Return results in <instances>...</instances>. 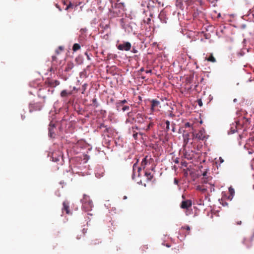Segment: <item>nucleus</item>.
Returning a JSON list of instances; mask_svg holds the SVG:
<instances>
[{"label":"nucleus","instance_id":"obj_24","mask_svg":"<svg viewBox=\"0 0 254 254\" xmlns=\"http://www.w3.org/2000/svg\"><path fill=\"white\" fill-rule=\"evenodd\" d=\"M80 48V46L79 44H77V43H75L73 45V47H72V50L74 51V52H75L78 50H79Z\"/></svg>","mask_w":254,"mask_h":254},{"label":"nucleus","instance_id":"obj_33","mask_svg":"<svg viewBox=\"0 0 254 254\" xmlns=\"http://www.w3.org/2000/svg\"><path fill=\"white\" fill-rule=\"evenodd\" d=\"M74 6V4L72 3L71 2H70L69 4L66 6L65 9L67 10L68 9L70 8H72Z\"/></svg>","mask_w":254,"mask_h":254},{"label":"nucleus","instance_id":"obj_1","mask_svg":"<svg viewBox=\"0 0 254 254\" xmlns=\"http://www.w3.org/2000/svg\"><path fill=\"white\" fill-rule=\"evenodd\" d=\"M81 201L82 203V209L83 210L85 211H89L92 210L93 207V204L88 195L84 194Z\"/></svg>","mask_w":254,"mask_h":254},{"label":"nucleus","instance_id":"obj_55","mask_svg":"<svg viewBox=\"0 0 254 254\" xmlns=\"http://www.w3.org/2000/svg\"><path fill=\"white\" fill-rule=\"evenodd\" d=\"M233 101H234V102H236L237 101V99H234Z\"/></svg>","mask_w":254,"mask_h":254},{"label":"nucleus","instance_id":"obj_19","mask_svg":"<svg viewBox=\"0 0 254 254\" xmlns=\"http://www.w3.org/2000/svg\"><path fill=\"white\" fill-rule=\"evenodd\" d=\"M134 128L136 129L137 130H139V129L137 126L133 127H132V132H133L132 136L135 139H136L137 138L138 133L135 132V131L134 130Z\"/></svg>","mask_w":254,"mask_h":254},{"label":"nucleus","instance_id":"obj_46","mask_svg":"<svg viewBox=\"0 0 254 254\" xmlns=\"http://www.w3.org/2000/svg\"><path fill=\"white\" fill-rule=\"evenodd\" d=\"M59 49L60 50H61V51H63V50H64V48H63V47H62V46H59Z\"/></svg>","mask_w":254,"mask_h":254},{"label":"nucleus","instance_id":"obj_21","mask_svg":"<svg viewBox=\"0 0 254 254\" xmlns=\"http://www.w3.org/2000/svg\"><path fill=\"white\" fill-rule=\"evenodd\" d=\"M127 102L126 100H123L122 101H120L117 104V108L118 110H119V108L121 106H122L124 104L126 103Z\"/></svg>","mask_w":254,"mask_h":254},{"label":"nucleus","instance_id":"obj_8","mask_svg":"<svg viewBox=\"0 0 254 254\" xmlns=\"http://www.w3.org/2000/svg\"><path fill=\"white\" fill-rule=\"evenodd\" d=\"M63 207L62 208V212H63L64 211H65V212L67 214H70L71 213L70 211L69 202L66 200L63 202Z\"/></svg>","mask_w":254,"mask_h":254},{"label":"nucleus","instance_id":"obj_23","mask_svg":"<svg viewBox=\"0 0 254 254\" xmlns=\"http://www.w3.org/2000/svg\"><path fill=\"white\" fill-rule=\"evenodd\" d=\"M249 16L250 18H253V20L254 22V6L253 8L250 10Z\"/></svg>","mask_w":254,"mask_h":254},{"label":"nucleus","instance_id":"obj_31","mask_svg":"<svg viewBox=\"0 0 254 254\" xmlns=\"http://www.w3.org/2000/svg\"><path fill=\"white\" fill-rule=\"evenodd\" d=\"M229 191L232 196H233L235 193L234 190L233 189H232V188H230L229 189Z\"/></svg>","mask_w":254,"mask_h":254},{"label":"nucleus","instance_id":"obj_14","mask_svg":"<svg viewBox=\"0 0 254 254\" xmlns=\"http://www.w3.org/2000/svg\"><path fill=\"white\" fill-rule=\"evenodd\" d=\"M154 0H150L148 2L147 4V8L149 9V10H153V9L157 6V5H154Z\"/></svg>","mask_w":254,"mask_h":254},{"label":"nucleus","instance_id":"obj_32","mask_svg":"<svg viewBox=\"0 0 254 254\" xmlns=\"http://www.w3.org/2000/svg\"><path fill=\"white\" fill-rule=\"evenodd\" d=\"M182 229H186V230H187L188 231H189V232H188V234H187L188 235H189V234H190L189 231H190V227L189 226L182 227Z\"/></svg>","mask_w":254,"mask_h":254},{"label":"nucleus","instance_id":"obj_5","mask_svg":"<svg viewBox=\"0 0 254 254\" xmlns=\"http://www.w3.org/2000/svg\"><path fill=\"white\" fill-rule=\"evenodd\" d=\"M42 107V105L40 103L30 104L29 105V111L30 112H32L33 111H40Z\"/></svg>","mask_w":254,"mask_h":254},{"label":"nucleus","instance_id":"obj_10","mask_svg":"<svg viewBox=\"0 0 254 254\" xmlns=\"http://www.w3.org/2000/svg\"><path fill=\"white\" fill-rule=\"evenodd\" d=\"M249 122V119L245 117H242L241 119H240L239 121L236 122V124L237 126H244L245 125H247Z\"/></svg>","mask_w":254,"mask_h":254},{"label":"nucleus","instance_id":"obj_60","mask_svg":"<svg viewBox=\"0 0 254 254\" xmlns=\"http://www.w3.org/2000/svg\"><path fill=\"white\" fill-rule=\"evenodd\" d=\"M144 78H145L144 77H143V76L142 77V78H143V79H144Z\"/></svg>","mask_w":254,"mask_h":254},{"label":"nucleus","instance_id":"obj_41","mask_svg":"<svg viewBox=\"0 0 254 254\" xmlns=\"http://www.w3.org/2000/svg\"><path fill=\"white\" fill-rule=\"evenodd\" d=\"M172 130L173 132H175V124H173L172 125Z\"/></svg>","mask_w":254,"mask_h":254},{"label":"nucleus","instance_id":"obj_36","mask_svg":"<svg viewBox=\"0 0 254 254\" xmlns=\"http://www.w3.org/2000/svg\"><path fill=\"white\" fill-rule=\"evenodd\" d=\"M110 129V128L108 127L107 126H106V127H104V130L103 131V132L104 133L105 132H108L109 131V130Z\"/></svg>","mask_w":254,"mask_h":254},{"label":"nucleus","instance_id":"obj_6","mask_svg":"<svg viewBox=\"0 0 254 254\" xmlns=\"http://www.w3.org/2000/svg\"><path fill=\"white\" fill-rule=\"evenodd\" d=\"M134 114L135 113L133 112H129L127 113V119L126 121V123H130V124H133V122L135 121V117H134Z\"/></svg>","mask_w":254,"mask_h":254},{"label":"nucleus","instance_id":"obj_17","mask_svg":"<svg viewBox=\"0 0 254 254\" xmlns=\"http://www.w3.org/2000/svg\"><path fill=\"white\" fill-rule=\"evenodd\" d=\"M205 60L212 63H215L216 62V60L215 58L213 57L212 54H211L208 58H206Z\"/></svg>","mask_w":254,"mask_h":254},{"label":"nucleus","instance_id":"obj_48","mask_svg":"<svg viewBox=\"0 0 254 254\" xmlns=\"http://www.w3.org/2000/svg\"><path fill=\"white\" fill-rule=\"evenodd\" d=\"M174 182H175V183L176 184H178V180H176V179H175V181H174Z\"/></svg>","mask_w":254,"mask_h":254},{"label":"nucleus","instance_id":"obj_2","mask_svg":"<svg viewBox=\"0 0 254 254\" xmlns=\"http://www.w3.org/2000/svg\"><path fill=\"white\" fill-rule=\"evenodd\" d=\"M192 139L197 140H205L207 137L208 135L206 134V133L204 128L200 129L197 132H192Z\"/></svg>","mask_w":254,"mask_h":254},{"label":"nucleus","instance_id":"obj_29","mask_svg":"<svg viewBox=\"0 0 254 254\" xmlns=\"http://www.w3.org/2000/svg\"><path fill=\"white\" fill-rule=\"evenodd\" d=\"M92 103L93 104H94V106L96 107H97L98 106V104L97 103V99L96 98H94L92 99Z\"/></svg>","mask_w":254,"mask_h":254},{"label":"nucleus","instance_id":"obj_30","mask_svg":"<svg viewBox=\"0 0 254 254\" xmlns=\"http://www.w3.org/2000/svg\"><path fill=\"white\" fill-rule=\"evenodd\" d=\"M153 126V124L152 123H150L147 126V127L145 129V130L148 131L150 129V127H152Z\"/></svg>","mask_w":254,"mask_h":254},{"label":"nucleus","instance_id":"obj_26","mask_svg":"<svg viewBox=\"0 0 254 254\" xmlns=\"http://www.w3.org/2000/svg\"><path fill=\"white\" fill-rule=\"evenodd\" d=\"M196 190L201 191L202 192H204L207 190L206 188H205L203 186H197Z\"/></svg>","mask_w":254,"mask_h":254},{"label":"nucleus","instance_id":"obj_59","mask_svg":"<svg viewBox=\"0 0 254 254\" xmlns=\"http://www.w3.org/2000/svg\"><path fill=\"white\" fill-rule=\"evenodd\" d=\"M148 20L150 21V18H148Z\"/></svg>","mask_w":254,"mask_h":254},{"label":"nucleus","instance_id":"obj_11","mask_svg":"<svg viewBox=\"0 0 254 254\" xmlns=\"http://www.w3.org/2000/svg\"><path fill=\"white\" fill-rule=\"evenodd\" d=\"M102 243V241H100L98 239H95L91 240V242L89 244V245L92 248H95L98 245L101 244Z\"/></svg>","mask_w":254,"mask_h":254},{"label":"nucleus","instance_id":"obj_20","mask_svg":"<svg viewBox=\"0 0 254 254\" xmlns=\"http://www.w3.org/2000/svg\"><path fill=\"white\" fill-rule=\"evenodd\" d=\"M162 124L166 126L165 130L166 131H168L170 130V122L169 121H164V124L162 122Z\"/></svg>","mask_w":254,"mask_h":254},{"label":"nucleus","instance_id":"obj_25","mask_svg":"<svg viewBox=\"0 0 254 254\" xmlns=\"http://www.w3.org/2000/svg\"><path fill=\"white\" fill-rule=\"evenodd\" d=\"M145 175L149 181H150L153 178V175L150 172H145Z\"/></svg>","mask_w":254,"mask_h":254},{"label":"nucleus","instance_id":"obj_37","mask_svg":"<svg viewBox=\"0 0 254 254\" xmlns=\"http://www.w3.org/2000/svg\"><path fill=\"white\" fill-rule=\"evenodd\" d=\"M87 229L84 228V229H83L81 233V234L84 236L85 235V233L87 232Z\"/></svg>","mask_w":254,"mask_h":254},{"label":"nucleus","instance_id":"obj_45","mask_svg":"<svg viewBox=\"0 0 254 254\" xmlns=\"http://www.w3.org/2000/svg\"><path fill=\"white\" fill-rule=\"evenodd\" d=\"M145 72H146V73H151V69H149V70H146L145 71Z\"/></svg>","mask_w":254,"mask_h":254},{"label":"nucleus","instance_id":"obj_9","mask_svg":"<svg viewBox=\"0 0 254 254\" xmlns=\"http://www.w3.org/2000/svg\"><path fill=\"white\" fill-rule=\"evenodd\" d=\"M144 118L146 119V117H144V116L141 114H138L135 117L134 122L142 124L144 122Z\"/></svg>","mask_w":254,"mask_h":254},{"label":"nucleus","instance_id":"obj_58","mask_svg":"<svg viewBox=\"0 0 254 254\" xmlns=\"http://www.w3.org/2000/svg\"><path fill=\"white\" fill-rule=\"evenodd\" d=\"M136 50H134V51H133L134 53H136Z\"/></svg>","mask_w":254,"mask_h":254},{"label":"nucleus","instance_id":"obj_47","mask_svg":"<svg viewBox=\"0 0 254 254\" xmlns=\"http://www.w3.org/2000/svg\"><path fill=\"white\" fill-rule=\"evenodd\" d=\"M57 58L56 56H53L52 57V59H53V61H55L56 60Z\"/></svg>","mask_w":254,"mask_h":254},{"label":"nucleus","instance_id":"obj_13","mask_svg":"<svg viewBox=\"0 0 254 254\" xmlns=\"http://www.w3.org/2000/svg\"><path fill=\"white\" fill-rule=\"evenodd\" d=\"M60 82L59 81L57 80H51L49 81V84L50 86L55 87L60 84Z\"/></svg>","mask_w":254,"mask_h":254},{"label":"nucleus","instance_id":"obj_54","mask_svg":"<svg viewBox=\"0 0 254 254\" xmlns=\"http://www.w3.org/2000/svg\"><path fill=\"white\" fill-rule=\"evenodd\" d=\"M141 71H144V69L143 68H141L140 70Z\"/></svg>","mask_w":254,"mask_h":254},{"label":"nucleus","instance_id":"obj_27","mask_svg":"<svg viewBox=\"0 0 254 254\" xmlns=\"http://www.w3.org/2000/svg\"><path fill=\"white\" fill-rule=\"evenodd\" d=\"M87 86H88V85L86 83H85L83 85H82V94L84 93V92L85 91V90L87 89Z\"/></svg>","mask_w":254,"mask_h":254},{"label":"nucleus","instance_id":"obj_51","mask_svg":"<svg viewBox=\"0 0 254 254\" xmlns=\"http://www.w3.org/2000/svg\"><path fill=\"white\" fill-rule=\"evenodd\" d=\"M206 174H207V173H206V172H204V173H203V176H205L206 175Z\"/></svg>","mask_w":254,"mask_h":254},{"label":"nucleus","instance_id":"obj_22","mask_svg":"<svg viewBox=\"0 0 254 254\" xmlns=\"http://www.w3.org/2000/svg\"><path fill=\"white\" fill-rule=\"evenodd\" d=\"M71 92H67L66 90H63L61 93V96L62 97H65L67 96L68 95H71Z\"/></svg>","mask_w":254,"mask_h":254},{"label":"nucleus","instance_id":"obj_56","mask_svg":"<svg viewBox=\"0 0 254 254\" xmlns=\"http://www.w3.org/2000/svg\"><path fill=\"white\" fill-rule=\"evenodd\" d=\"M56 53H57L58 54H59V52L58 50H57V51H56Z\"/></svg>","mask_w":254,"mask_h":254},{"label":"nucleus","instance_id":"obj_38","mask_svg":"<svg viewBox=\"0 0 254 254\" xmlns=\"http://www.w3.org/2000/svg\"><path fill=\"white\" fill-rule=\"evenodd\" d=\"M191 126V125L190 123H187L185 124V127H190Z\"/></svg>","mask_w":254,"mask_h":254},{"label":"nucleus","instance_id":"obj_44","mask_svg":"<svg viewBox=\"0 0 254 254\" xmlns=\"http://www.w3.org/2000/svg\"><path fill=\"white\" fill-rule=\"evenodd\" d=\"M198 105L200 106H201L202 105V101L201 100H199L198 101Z\"/></svg>","mask_w":254,"mask_h":254},{"label":"nucleus","instance_id":"obj_35","mask_svg":"<svg viewBox=\"0 0 254 254\" xmlns=\"http://www.w3.org/2000/svg\"><path fill=\"white\" fill-rule=\"evenodd\" d=\"M54 154H53V156H52V158H53V161H54L55 162H58L60 160V156L58 157H56L55 158H54Z\"/></svg>","mask_w":254,"mask_h":254},{"label":"nucleus","instance_id":"obj_34","mask_svg":"<svg viewBox=\"0 0 254 254\" xmlns=\"http://www.w3.org/2000/svg\"><path fill=\"white\" fill-rule=\"evenodd\" d=\"M106 127V126L104 124H101L98 127H97V129H102L103 128H104V127Z\"/></svg>","mask_w":254,"mask_h":254},{"label":"nucleus","instance_id":"obj_53","mask_svg":"<svg viewBox=\"0 0 254 254\" xmlns=\"http://www.w3.org/2000/svg\"><path fill=\"white\" fill-rule=\"evenodd\" d=\"M127 198V197L126 196H124L123 199H126Z\"/></svg>","mask_w":254,"mask_h":254},{"label":"nucleus","instance_id":"obj_28","mask_svg":"<svg viewBox=\"0 0 254 254\" xmlns=\"http://www.w3.org/2000/svg\"><path fill=\"white\" fill-rule=\"evenodd\" d=\"M123 112L128 111L129 110V107L128 106H123L121 109Z\"/></svg>","mask_w":254,"mask_h":254},{"label":"nucleus","instance_id":"obj_43","mask_svg":"<svg viewBox=\"0 0 254 254\" xmlns=\"http://www.w3.org/2000/svg\"><path fill=\"white\" fill-rule=\"evenodd\" d=\"M219 160L220 163H222L224 162V160L221 157H219Z\"/></svg>","mask_w":254,"mask_h":254},{"label":"nucleus","instance_id":"obj_40","mask_svg":"<svg viewBox=\"0 0 254 254\" xmlns=\"http://www.w3.org/2000/svg\"><path fill=\"white\" fill-rule=\"evenodd\" d=\"M85 55L86 56L88 60H91V58L87 52L85 53Z\"/></svg>","mask_w":254,"mask_h":254},{"label":"nucleus","instance_id":"obj_12","mask_svg":"<svg viewBox=\"0 0 254 254\" xmlns=\"http://www.w3.org/2000/svg\"><path fill=\"white\" fill-rule=\"evenodd\" d=\"M159 17L162 22L164 23H167V20L168 19V18L166 17V15L165 14L164 12H161L159 15Z\"/></svg>","mask_w":254,"mask_h":254},{"label":"nucleus","instance_id":"obj_39","mask_svg":"<svg viewBox=\"0 0 254 254\" xmlns=\"http://www.w3.org/2000/svg\"><path fill=\"white\" fill-rule=\"evenodd\" d=\"M84 236L81 234H80V235H77V237H76V239L77 240H80L82 237H83Z\"/></svg>","mask_w":254,"mask_h":254},{"label":"nucleus","instance_id":"obj_15","mask_svg":"<svg viewBox=\"0 0 254 254\" xmlns=\"http://www.w3.org/2000/svg\"><path fill=\"white\" fill-rule=\"evenodd\" d=\"M183 136L184 139V145H186L189 142L190 135L187 133L184 134Z\"/></svg>","mask_w":254,"mask_h":254},{"label":"nucleus","instance_id":"obj_49","mask_svg":"<svg viewBox=\"0 0 254 254\" xmlns=\"http://www.w3.org/2000/svg\"><path fill=\"white\" fill-rule=\"evenodd\" d=\"M136 166V163L134 164L133 166V170H134V169H135V167Z\"/></svg>","mask_w":254,"mask_h":254},{"label":"nucleus","instance_id":"obj_18","mask_svg":"<svg viewBox=\"0 0 254 254\" xmlns=\"http://www.w3.org/2000/svg\"><path fill=\"white\" fill-rule=\"evenodd\" d=\"M148 156H146L145 158H144L141 161V165L144 169L145 167V166L148 164V160L147 159Z\"/></svg>","mask_w":254,"mask_h":254},{"label":"nucleus","instance_id":"obj_57","mask_svg":"<svg viewBox=\"0 0 254 254\" xmlns=\"http://www.w3.org/2000/svg\"><path fill=\"white\" fill-rule=\"evenodd\" d=\"M138 171H139L141 170V168H138Z\"/></svg>","mask_w":254,"mask_h":254},{"label":"nucleus","instance_id":"obj_42","mask_svg":"<svg viewBox=\"0 0 254 254\" xmlns=\"http://www.w3.org/2000/svg\"><path fill=\"white\" fill-rule=\"evenodd\" d=\"M49 135L52 137V129L49 128Z\"/></svg>","mask_w":254,"mask_h":254},{"label":"nucleus","instance_id":"obj_52","mask_svg":"<svg viewBox=\"0 0 254 254\" xmlns=\"http://www.w3.org/2000/svg\"><path fill=\"white\" fill-rule=\"evenodd\" d=\"M175 162L176 163H179V161H178V159H176V160L175 161Z\"/></svg>","mask_w":254,"mask_h":254},{"label":"nucleus","instance_id":"obj_3","mask_svg":"<svg viewBox=\"0 0 254 254\" xmlns=\"http://www.w3.org/2000/svg\"><path fill=\"white\" fill-rule=\"evenodd\" d=\"M160 106V102L156 99H153L151 101L150 111L151 113L155 111H159Z\"/></svg>","mask_w":254,"mask_h":254},{"label":"nucleus","instance_id":"obj_50","mask_svg":"<svg viewBox=\"0 0 254 254\" xmlns=\"http://www.w3.org/2000/svg\"><path fill=\"white\" fill-rule=\"evenodd\" d=\"M86 29H81V31H82V32H85V31H86Z\"/></svg>","mask_w":254,"mask_h":254},{"label":"nucleus","instance_id":"obj_16","mask_svg":"<svg viewBox=\"0 0 254 254\" xmlns=\"http://www.w3.org/2000/svg\"><path fill=\"white\" fill-rule=\"evenodd\" d=\"M73 66L74 64L72 63L68 62L66 64V67L65 68V71L66 72L70 71L71 69L73 68Z\"/></svg>","mask_w":254,"mask_h":254},{"label":"nucleus","instance_id":"obj_7","mask_svg":"<svg viewBox=\"0 0 254 254\" xmlns=\"http://www.w3.org/2000/svg\"><path fill=\"white\" fill-rule=\"evenodd\" d=\"M192 205L191 201L190 200H186L183 201L181 204V207L183 209H188L191 207Z\"/></svg>","mask_w":254,"mask_h":254},{"label":"nucleus","instance_id":"obj_4","mask_svg":"<svg viewBox=\"0 0 254 254\" xmlns=\"http://www.w3.org/2000/svg\"><path fill=\"white\" fill-rule=\"evenodd\" d=\"M131 44L128 42H124L123 44H120L117 46V48L121 51H129L131 49Z\"/></svg>","mask_w":254,"mask_h":254}]
</instances>
